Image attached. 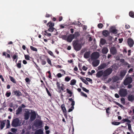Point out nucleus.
Masks as SVG:
<instances>
[{"mask_svg":"<svg viewBox=\"0 0 134 134\" xmlns=\"http://www.w3.org/2000/svg\"><path fill=\"white\" fill-rule=\"evenodd\" d=\"M115 103L117 105H118L119 107H120L121 108H124V107H123V106L122 105L120 104L118 102H115Z\"/></svg>","mask_w":134,"mask_h":134,"instance_id":"nucleus-40","label":"nucleus"},{"mask_svg":"<svg viewBox=\"0 0 134 134\" xmlns=\"http://www.w3.org/2000/svg\"><path fill=\"white\" fill-rule=\"evenodd\" d=\"M80 79L82 81L86 84L87 85H88V82L85 79H84L81 77L80 78Z\"/></svg>","mask_w":134,"mask_h":134,"instance_id":"nucleus-32","label":"nucleus"},{"mask_svg":"<svg viewBox=\"0 0 134 134\" xmlns=\"http://www.w3.org/2000/svg\"><path fill=\"white\" fill-rule=\"evenodd\" d=\"M18 55H14L12 57L13 60H14L15 59H18Z\"/></svg>","mask_w":134,"mask_h":134,"instance_id":"nucleus-48","label":"nucleus"},{"mask_svg":"<svg viewBox=\"0 0 134 134\" xmlns=\"http://www.w3.org/2000/svg\"><path fill=\"white\" fill-rule=\"evenodd\" d=\"M119 80V78L118 77L116 76L113 78V81L114 82H116Z\"/></svg>","mask_w":134,"mask_h":134,"instance_id":"nucleus-36","label":"nucleus"},{"mask_svg":"<svg viewBox=\"0 0 134 134\" xmlns=\"http://www.w3.org/2000/svg\"><path fill=\"white\" fill-rule=\"evenodd\" d=\"M22 107H19L18 108V109L16 111V115H18L20 114L22 111Z\"/></svg>","mask_w":134,"mask_h":134,"instance_id":"nucleus-23","label":"nucleus"},{"mask_svg":"<svg viewBox=\"0 0 134 134\" xmlns=\"http://www.w3.org/2000/svg\"><path fill=\"white\" fill-rule=\"evenodd\" d=\"M110 63V62H108L106 63H104L101 64L98 67V70H100L104 69L105 68H107L108 65Z\"/></svg>","mask_w":134,"mask_h":134,"instance_id":"nucleus-8","label":"nucleus"},{"mask_svg":"<svg viewBox=\"0 0 134 134\" xmlns=\"http://www.w3.org/2000/svg\"><path fill=\"white\" fill-rule=\"evenodd\" d=\"M52 16L51 14H47L45 15V17L47 18H49L51 17Z\"/></svg>","mask_w":134,"mask_h":134,"instance_id":"nucleus-57","label":"nucleus"},{"mask_svg":"<svg viewBox=\"0 0 134 134\" xmlns=\"http://www.w3.org/2000/svg\"><path fill=\"white\" fill-rule=\"evenodd\" d=\"M9 78L10 79V80L13 83H16V81H15V79H14V78L11 76H9Z\"/></svg>","mask_w":134,"mask_h":134,"instance_id":"nucleus-30","label":"nucleus"},{"mask_svg":"<svg viewBox=\"0 0 134 134\" xmlns=\"http://www.w3.org/2000/svg\"><path fill=\"white\" fill-rule=\"evenodd\" d=\"M0 79H1L2 81L3 82L4 81V79L3 77V76L2 75H0Z\"/></svg>","mask_w":134,"mask_h":134,"instance_id":"nucleus-60","label":"nucleus"},{"mask_svg":"<svg viewBox=\"0 0 134 134\" xmlns=\"http://www.w3.org/2000/svg\"><path fill=\"white\" fill-rule=\"evenodd\" d=\"M130 16L132 18H134V12L132 11H130L129 13Z\"/></svg>","mask_w":134,"mask_h":134,"instance_id":"nucleus-34","label":"nucleus"},{"mask_svg":"<svg viewBox=\"0 0 134 134\" xmlns=\"http://www.w3.org/2000/svg\"><path fill=\"white\" fill-rule=\"evenodd\" d=\"M30 48L32 51H33L37 52V49L36 48L33 47V46H30Z\"/></svg>","mask_w":134,"mask_h":134,"instance_id":"nucleus-35","label":"nucleus"},{"mask_svg":"<svg viewBox=\"0 0 134 134\" xmlns=\"http://www.w3.org/2000/svg\"><path fill=\"white\" fill-rule=\"evenodd\" d=\"M7 124H6L7 128H9L10 127V121L9 120H7Z\"/></svg>","mask_w":134,"mask_h":134,"instance_id":"nucleus-38","label":"nucleus"},{"mask_svg":"<svg viewBox=\"0 0 134 134\" xmlns=\"http://www.w3.org/2000/svg\"><path fill=\"white\" fill-rule=\"evenodd\" d=\"M110 53L113 55L117 53V50L115 47H111L110 49Z\"/></svg>","mask_w":134,"mask_h":134,"instance_id":"nucleus-10","label":"nucleus"},{"mask_svg":"<svg viewBox=\"0 0 134 134\" xmlns=\"http://www.w3.org/2000/svg\"><path fill=\"white\" fill-rule=\"evenodd\" d=\"M99 61L98 60H96L92 62V64L94 67L97 66L99 64Z\"/></svg>","mask_w":134,"mask_h":134,"instance_id":"nucleus-18","label":"nucleus"},{"mask_svg":"<svg viewBox=\"0 0 134 134\" xmlns=\"http://www.w3.org/2000/svg\"><path fill=\"white\" fill-rule=\"evenodd\" d=\"M25 80L26 82H28L30 81V79L28 78H26L25 79Z\"/></svg>","mask_w":134,"mask_h":134,"instance_id":"nucleus-62","label":"nucleus"},{"mask_svg":"<svg viewBox=\"0 0 134 134\" xmlns=\"http://www.w3.org/2000/svg\"><path fill=\"white\" fill-rule=\"evenodd\" d=\"M106 42V40L103 38H101L100 39V44H102V45H104Z\"/></svg>","mask_w":134,"mask_h":134,"instance_id":"nucleus-28","label":"nucleus"},{"mask_svg":"<svg viewBox=\"0 0 134 134\" xmlns=\"http://www.w3.org/2000/svg\"><path fill=\"white\" fill-rule=\"evenodd\" d=\"M56 85H57V88L58 89L60 90L59 91V93L61 92V90H62V91H63L65 89L64 86V85L63 84H61V86H60V83L58 82V81H57Z\"/></svg>","mask_w":134,"mask_h":134,"instance_id":"nucleus-6","label":"nucleus"},{"mask_svg":"<svg viewBox=\"0 0 134 134\" xmlns=\"http://www.w3.org/2000/svg\"><path fill=\"white\" fill-rule=\"evenodd\" d=\"M41 64L43 65H45L46 63V62L44 60H42L41 61Z\"/></svg>","mask_w":134,"mask_h":134,"instance_id":"nucleus-55","label":"nucleus"},{"mask_svg":"<svg viewBox=\"0 0 134 134\" xmlns=\"http://www.w3.org/2000/svg\"><path fill=\"white\" fill-rule=\"evenodd\" d=\"M119 43H121L123 41V39L122 38H119L118 39Z\"/></svg>","mask_w":134,"mask_h":134,"instance_id":"nucleus-64","label":"nucleus"},{"mask_svg":"<svg viewBox=\"0 0 134 134\" xmlns=\"http://www.w3.org/2000/svg\"><path fill=\"white\" fill-rule=\"evenodd\" d=\"M11 93L10 92H8V91H7L6 94L5 96L7 97H9L11 95Z\"/></svg>","mask_w":134,"mask_h":134,"instance_id":"nucleus-44","label":"nucleus"},{"mask_svg":"<svg viewBox=\"0 0 134 134\" xmlns=\"http://www.w3.org/2000/svg\"><path fill=\"white\" fill-rule=\"evenodd\" d=\"M113 125H118L120 124V122H116L115 121H113L112 123Z\"/></svg>","mask_w":134,"mask_h":134,"instance_id":"nucleus-37","label":"nucleus"},{"mask_svg":"<svg viewBox=\"0 0 134 134\" xmlns=\"http://www.w3.org/2000/svg\"><path fill=\"white\" fill-rule=\"evenodd\" d=\"M42 124V122L40 120H38L37 121H35L34 123V125L36 127H39L40 126L41 127Z\"/></svg>","mask_w":134,"mask_h":134,"instance_id":"nucleus-12","label":"nucleus"},{"mask_svg":"<svg viewBox=\"0 0 134 134\" xmlns=\"http://www.w3.org/2000/svg\"><path fill=\"white\" fill-rule=\"evenodd\" d=\"M82 90L85 92L89 93V90H88L86 89V88L85 87H82Z\"/></svg>","mask_w":134,"mask_h":134,"instance_id":"nucleus-45","label":"nucleus"},{"mask_svg":"<svg viewBox=\"0 0 134 134\" xmlns=\"http://www.w3.org/2000/svg\"><path fill=\"white\" fill-rule=\"evenodd\" d=\"M54 28L53 27H49L48 29V31H49L50 32H52L54 31Z\"/></svg>","mask_w":134,"mask_h":134,"instance_id":"nucleus-49","label":"nucleus"},{"mask_svg":"<svg viewBox=\"0 0 134 134\" xmlns=\"http://www.w3.org/2000/svg\"><path fill=\"white\" fill-rule=\"evenodd\" d=\"M61 108L62 110L63 113H66V110L65 107V105L64 104H62L61 106Z\"/></svg>","mask_w":134,"mask_h":134,"instance_id":"nucleus-27","label":"nucleus"},{"mask_svg":"<svg viewBox=\"0 0 134 134\" xmlns=\"http://www.w3.org/2000/svg\"><path fill=\"white\" fill-rule=\"evenodd\" d=\"M47 63L50 65H51L52 64L51 62V60H50L48 58H47Z\"/></svg>","mask_w":134,"mask_h":134,"instance_id":"nucleus-52","label":"nucleus"},{"mask_svg":"<svg viewBox=\"0 0 134 134\" xmlns=\"http://www.w3.org/2000/svg\"><path fill=\"white\" fill-rule=\"evenodd\" d=\"M66 91H67V93L69 94H72V91L69 89L67 88L66 89Z\"/></svg>","mask_w":134,"mask_h":134,"instance_id":"nucleus-46","label":"nucleus"},{"mask_svg":"<svg viewBox=\"0 0 134 134\" xmlns=\"http://www.w3.org/2000/svg\"><path fill=\"white\" fill-rule=\"evenodd\" d=\"M109 30L111 33L114 34H116L117 33V30L113 26H111L110 29Z\"/></svg>","mask_w":134,"mask_h":134,"instance_id":"nucleus-9","label":"nucleus"},{"mask_svg":"<svg viewBox=\"0 0 134 134\" xmlns=\"http://www.w3.org/2000/svg\"><path fill=\"white\" fill-rule=\"evenodd\" d=\"M43 130L42 129H40L35 131V134H43Z\"/></svg>","mask_w":134,"mask_h":134,"instance_id":"nucleus-24","label":"nucleus"},{"mask_svg":"<svg viewBox=\"0 0 134 134\" xmlns=\"http://www.w3.org/2000/svg\"><path fill=\"white\" fill-rule=\"evenodd\" d=\"M13 92L14 93V95H16L17 97L22 96V95L21 92L19 90L14 91Z\"/></svg>","mask_w":134,"mask_h":134,"instance_id":"nucleus-14","label":"nucleus"},{"mask_svg":"<svg viewBox=\"0 0 134 134\" xmlns=\"http://www.w3.org/2000/svg\"><path fill=\"white\" fill-rule=\"evenodd\" d=\"M126 72V70H122L120 72V75L121 78V80L125 76Z\"/></svg>","mask_w":134,"mask_h":134,"instance_id":"nucleus-22","label":"nucleus"},{"mask_svg":"<svg viewBox=\"0 0 134 134\" xmlns=\"http://www.w3.org/2000/svg\"><path fill=\"white\" fill-rule=\"evenodd\" d=\"M110 34V32L107 30H103L102 33L103 35L105 37L108 36Z\"/></svg>","mask_w":134,"mask_h":134,"instance_id":"nucleus-17","label":"nucleus"},{"mask_svg":"<svg viewBox=\"0 0 134 134\" xmlns=\"http://www.w3.org/2000/svg\"><path fill=\"white\" fill-rule=\"evenodd\" d=\"M11 131L13 132H14L17 131V129H16L12 128L11 129Z\"/></svg>","mask_w":134,"mask_h":134,"instance_id":"nucleus-54","label":"nucleus"},{"mask_svg":"<svg viewBox=\"0 0 134 134\" xmlns=\"http://www.w3.org/2000/svg\"><path fill=\"white\" fill-rule=\"evenodd\" d=\"M20 123L19 119L16 118L13 119L11 125L13 127H16L20 126Z\"/></svg>","mask_w":134,"mask_h":134,"instance_id":"nucleus-3","label":"nucleus"},{"mask_svg":"<svg viewBox=\"0 0 134 134\" xmlns=\"http://www.w3.org/2000/svg\"><path fill=\"white\" fill-rule=\"evenodd\" d=\"M114 65H113L104 71L103 70H100L98 71L96 74V77L99 78L103 76L104 78H106L111 74L113 71V69L114 68Z\"/></svg>","mask_w":134,"mask_h":134,"instance_id":"nucleus-1","label":"nucleus"},{"mask_svg":"<svg viewBox=\"0 0 134 134\" xmlns=\"http://www.w3.org/2000/svg\"><path fill=\"white\" fill-rule=\"evenodd\" d=\"M82 69L83 70L86 71L87 69V68L85 66H83L82 67Z\"/></svg>","mask_w":134,"mask_h":134,"instance_id":"nucleus-58","label":"nucleus"},{"mask_svg":"<svg viewBox=\"0 0 134 134\" xmlns=\"http://www.w3.org/2000/svg\"><path fill=\"white\" fill-rule=\"evenodd\" d=\"M57 76L59 78L61 77L62 76V74L60 73H58Z\"/></svg>","mask_w":134,"mask_h":134,"instance_id":"nucleus-56","label":"nucleus"},{"mask_svg":"<svg viewBox=\"0 0 134 134\" xmlns=\"http://www.w3.org/2000/svg\"><path fill=\"white\" fill-rule=\"evenodd\" d=\"M98 27L99 28L101 29L103 27V24L102 23H99L98 24Z\"/></svg>","mask_w":134,"mask_h":134,"instance_id":"nucleus-50","label":"nucleus"},{"mask_svg":"<svg viewBox=\"0 0 134 134\" xmlns=\"http://www.w3.org/2000/svg\"><path fill=\"white\" fill-rule=\"evenodd\" d=\"M46 90L48 95L50 96H51V94L50 93V92H49V91L47 88H46Z\"/></svg>","mask_w":134,"mask_h":134,"instance_id":"nucleus-51","label":"nucleus"},{"mask_svg":"<svg viewBox=\"0 0 134 134\" xmlns=\"http://www.w3.org/2000/svg\"><path fill=\"white\" fill-rule=\"evenodd\" d=\"M71 79V78L69 76H66L65 79V81L66 82L69 81Z\"/></svg>","mask_w":134,"mask_h":134,"instance_id":"nucleus-41","label":"nucleus"},{"mask_svg":"<svg viewBox=\"0 0 134 134\" xmlns=\"http://www.w3.org/2000/svg\"><path fill=\"white\" fill-rule=\"evenodd\" d=\"M62 19H63V17L62 16H60L59 17L58 20H59V21H61L62 20Z\"/></svg>","mask_w":134,"mask_h":134,"instance_id":"nucleus-61","label":"nucleus"},{"mask_svg":"<svg viewBox=\"0 0 134 134\" xmlns=\"http://www.w3.org/2000/svg\"><path fill=\"white\" fill-rule=\"evenodd\" d=\"M21 61L20 60L19 61L18 63L16 64V66L18 68L20 69L21 68Z\"/></svg>","mask_w":134,"mask_h":134,"instance_id":"nucleus-31","label":"nucleus"},{"mask_svg":"<svg viewBox=\"0 0 134 134\" xmlns=\"http://www.w3.org/2000/svg\"><path fill=\"white\" fill-rule=\"evenodd\" d=\"M74 38L76 39L80 35L79 32L78 31L75 32L74 34H72Z\"/></svg>","mask_w":134,"mask_h":134,"instance_id":"nucleus-21","label":"nucleus"},{"mask_svg":"<svg viewBox=\"0 0 134 134\" xmlns=\"http://www.w3.org/2000/svg\"><path fill=\"white\" fill-rule=\"evenodd\" d=\"M127 125L128 126V129L130 131L132 130L131 125L130 123H127Z\"/></svg>","mask_w":134,"mask_h":134,"instance_id":"nucleus-43","label":"nucleus"},{"mask_svg":"<svg viewBox=\"0 0 134 134\" xmlns=\"http://www.w3.org/2000/svg\"><path fill=\"white\" fill-rule=\"evenodd\" d=\"M110 110L109 107L107 108L106 109V112L107 113H109V110Z\"/></svg>","mask_w":134,"mask_h":134,"instance_id":"nucleus-59","label":"nucleus"},{"mask_svg":"<svg viewBox=\"0 0 134 134\" xmlns=\"http://www.w3.org/2000/svg\"><path fill=\"white\" fill-rule=\"evenodd\" d=\"M127 43L129 46L130 47H132L134 44L133 40L131 38L128 39L127 40Z\"/></svg>","mask_w":134,"mask_h":134,"instance_id":"nucleus-11","label":"nucleus"},{"mask_svg":"<svg viewBox=\"0 0 134 134\" xmlns=\"http://www.w3.org/2000/svg\"><path fill=\"white\" fill-rule=\"evenodd\" d=\"M6 121L5 120L3 121L1 120L0 121V128L1 130L5 126V122Z\"/></svg>","mask_w":134,"mask_h":134,"instance_id":"nucleus-19","label":"nucleus"},{"mask_svg":"<svg viewBox=\"0 0 134 134\" xmlns=\"http://www.w3.org/2000/svg\"><path fill=\"white\" fill-rule=\"evenodd\" d=\"M86 80L87 81L89 82H92V80L90 78H86Z\"/></svg>","mask_w":134,"mask_h":134,"instance_id":"nucleus-63","label":"nucleus"},{"mask_svg":"<svg viewBox=\"0 0 134 134\" xmlns=\"http://www.w3.org/2000/svg\"><path fill=\"white\" fill-rule=\"evenodd\" d=\"M99 57V54L97 52L93 53L91 56V59L93 60L98 59Z\"/></svg>","mask_w":134,"mask_h":134,"instance_id":"nucleus-7","label":"nucleus"},{"mask_svg":"<svg viewBox=\"0 0 134 134\" xmlns=\"http://www.w3.org/2000/svg\"><path fill=\"white\" fill-rule=\"evenodd\" d=\"M36 117V114L35 111L32 112L30 119L31 121H33L35 120Z\"/></svg>","mask_w":134,"mask_h":134,"instance_id":"nucleus-13","label":"nucleus"},{"mask_svg":"<svg viewBox=\"0 0 134 134\" xmlns=\"http://www.w3.org/2000/svg\"><path fill=\"white\" fill-rule=\"evenodd\" d=\"M47 25L49 27H53L54 26V23H53L50 21L47 24Z\"/></svg>","mask_w":134,"mask_h":134,"instance_id":"nucleus-29","label":"nucleus"},{"mask_svg":"<svg viewBox=\"0 0 134 134\" xmlns=\"http://www.w3.org/2000/svg\"><path fill=\"white\" fill-rule=\"evenodd\" d=\"M48 53L51 56H53L54 57H55L54 56L53 52L51 51H48Z\"/></svg>","mask_w":134,"mask_h":134,"instance_id":"nucleus-53","label":"nucleus"},{"mask_svg":"<svg viewBox=\"0 0 134 134\" xmlns=\"http://www.w3.org/2000/svg\"><path fill=\"white\" fill-rule=\"evenodd\" d=\"M119 94L121 97H125L127 94V91L126 89L121 88L120 89Z\"/></svg>","mask_w":134,"mask_h":134,"instance_id":"nucleus-4","label":"nucleus"},{"mask_svg":"<svg viewBox=\"0 0 134 134\" xmlns=\"http://www.w3.org/2000/svg\"><path fill=\"white\" fill-rule=\"evenodd\" d=\"M127 99L129 101L133 102L134 100V96L131 94L129 95L127 97Z\"/></svg>","mask_w":134,"mask_h":134,"instance_id":"nucleus-20","label":"nucleus"},{"mask_svg":"<svg viewBox=\"0 0 134 134\" xmlns=\"http://www.w3.org/2000/svg\"><path fill=\"white\" fill-rule=\"evenodd\" d=\"M73 47L74 49L76 51H79L81 49L82 45L81 42L79 40L74 41L73 42Z\"/></svg>","mask_w":134,"mask_h":134,"instance_id":"nucleus-2","label":"nucleus"},{"mask_svg":"<svg viewBox=\"0 0 134 134\" xmlns=\"http://www.w3.org/2000/svg\"><path fill=\"white\" fill-rule=\"evenodd\" d=\"M91 52L90 51L86 52L83 55L85 59H88L90 57Z\"/></svg>","mask_w":134,"mask_h":134,"instance_id":"nucleus-16","label":"nucleus"},{"mask_svg":"<svg viewBox=\"0 0 134 134\" xmlns=\"http://www.w3.org/2000/svg\"><path fill=\"white\" fill-rule=\"evenodd\" d=\"M132 81V78L130 77L126 78L124 81V84L125 85H127L131 83Z\"/></svg>","mask_w":134,"mask_h":134,"instance_id":"nucleus-5","label":"nucleus"},{"mask_svg":"<svg viewBox=\"0 0 134 134\" xmlns=\"http://www.w3.org/2000/svg\"><path fill=\"white\" fill-rule=\"evenodd\" d=\"M76 82V80L75 79H73L71 81L70 84L71 85H74L75 84Z\"/></svg>","mask_w":134,"mask_h":134,"instance_id":"nucleus-33","label":"nucleus"},{"mask_svg":"<svg viewBox=\"0 0 134 134\" xmlns=\"http://www.w3.org/2000/svg\"><path fill=\"white\" fill-rule=\"evenodd\" d=\"M29 114L30 113L29 112H27L24 114V119L25 120H27L29 119Z\"/></svg>","mask_w":134,"mask_h":134,"instance_id":"nucleus-25","label":"nucleus"},{"mask_svg":"<svg viewBox=\"0 0 134 134\" xmlns=\"http://www.w3.org/2000/svg\"><path fill=\"white\" fill-rule=\"evenodd\" d=\"M121 102V103L123 104H125V98H122L121 99H120Z\"/></svg>","mask_w":134,"mask_h":134,"instance_id":"nucleus-42","label":"nucleus"},{"mask_svg":"<svg viewBox=\"0 0 134 134\" xmlns=\"http://www.w3.org/2000/svg\"><path fill=\"white\" fill-rule=\"evenodd\" d=\"M81 94L82 96H83L85 97H87V95L82 92H81Z\"/></svg>","mask_w":134,"mask_h":134,"instance_id":"nucleus-47","label":"nucleus"},{"mask_svg":"<svg viewBox=\"0 0 134 134\" xmlns=\"http://www.w3.org/2000/svg\"><path fill=\"white\" fill-rule=\"evenodd\" d=\"M74 38L72 34H70L67 37L66 40L69 42H71Z\"/></svg>","mask_w":134,"mask_h":134,"instance_id":"nucleus-15","label":"nucleus"},{"mask_svg":"<svg viewBox=\"0 0 134 134\" xmlns=\"http://www.w3.org/2000/svg\"><path fill=\"white\" fill-rule=\"evenodd\" d=\"M25 59L27 60H30V56L28 55H24Z\"/></svg>","mask_w":134,"mask_h":134,"instance_id":"nucleus-39","label":"nucleus"},{"mask_svg":"<svg viewBox=\"0 0 134 134\" xmlns=\"http://www.w3.org/2000/svg\"><path fill=\"white\" fill-rule=\"evenodd\" d=\"M108 51V48L106 47H104L102 49V52L103 54H105L107 53Z\"/></svg>","mask_w":134,"mask_h":134,"instance_id":"nucleus-26","label":"nucleus"}]
</instances>
